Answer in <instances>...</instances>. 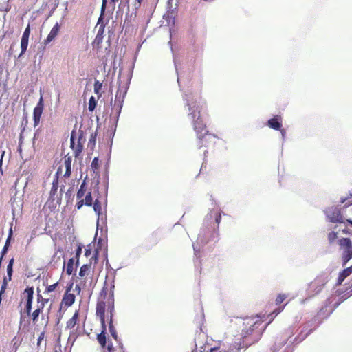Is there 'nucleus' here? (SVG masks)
Wrapping results in <instances>:
<instances>
[{
    "label": "nucleus",
    "instance_id": "1",
    "mask_svg": "<svg viewBox=\"0 0 352 352\" xmlns=\"http://www.w3.org/2000/svg\"><path fill=\"white\" fill-rule=\"evenodd\" d=\"M204 102L201 101H190L187 100L186 105L188 107V118L191 120L193 129L197 138L198 148L209 147L215 144L217 136L209 133L206 124L201 117V111L203 109Z\"/></svg>",
    "mask_w": 352,
    "mask_h": 352
},
{
    "label": "nucleus",
    "instance_id": "2",
    "mask_svg": "<svg viewBox=\"0 0 352 352\" xmlns=\"http://www.w3.org/2000/svg\"><path fill=\"white\" fill-rule=\"evenodd\" d=\"M114 285L111 283L109 285L104 282L102 289L100 293L98 301L96 304V315L105 316V311L109 314L110 316H113L114 312Z\"/></svg>",
    "mask_w": 352,
    "mask_h": 352
},
{
    "label": "nucleus",
    "instance_id": "3",
    "mask_svg": "<svg viewBox=\"0 0 352 352\" xmlns=\"http://www.w3.org/2000/svg\"><path fill=\"white\" fill-rule=\"evenodd\" d=\"M261 323L258 321L251 323L248 322V327L242 329L241 336L243 342H246V345H250L259 339L261 335V332L260 329H258Z\"/></svg>",
    "mask_w": 352,
    "mask_h": 352
},
{
    "label": "nucleus",
    "instance_id": "4",
    "mask_svg": "<svg viewBox=\"0 0 352 352\" xmlns=\"http://www.w3.org/2000/svg\"><path fill=\"white\" fill-rule=\"evenodd\" d=\"M342 265L345 266L352 258V241L349 238H342L338 240Z\"/></svg>",
    "mask_w": 352,
    "mask_h": 352
},
{
    "label": "nucleus",
    "instance_id": "5",
    "mask_svg": "<svg viewBox=\"0 0 352 352\" xmlns=\"http://www.w3.org/2000/svg\"><path fill=\"white\" fill-rule=\"evenodd\" d=\"M325 214L330 222L344 223L345 219L341 214L340 210L337 207H329L325 211Z\"/></svg>",
    "mask_w": 352,
    "mask_h": 352
},
{
    "label": "nucleus",
    "instance_id": "6",
    "mask_svg": "<svg viewBox=\"0 0 352 352\" xmlns=\"http://www.w3.org/2000/svg\"><path fill=\"white\" fill-rule=\"evenodd\" d=\"M33 296H34V288L33 287H28L25 289L23 293L22 294V299L21 300H25V306L24 308L25 313L27 315H30V312L32 311V306L33 302Z\"/></svg>",
    "mask_w": 352,
    "mask_h": 352
},
{
    "label": "nucleus",
    "instance_id": "7",
    "mask_svg": "<svg viewBox=\"0 0 352 352\" xmlns=\"http://www.w3.org/2000/svg\"><path fill=\"white\" fill-rule=\"evenodd\" d=\"M73 287V283L70 284L66 289V291L63 296L60 306L69 307H71L75 302L76 296L74 294L70 293V291Z\"/></svg>",
    "mask_w": 352,
    "mask_h": 352
},
{
    "label": "nucleus",
    "instance_id": "8",
    "mask_svg": "<svg viewBox=\"0 0 352 352\" xmlns=\"http://www.w3.org/2000/svg\"><path fill=\"white\" fill-rule=\"evenodd\" d=\"M44 109V104H43V97L41 96L40 100L37 103L36 106L34 109L33 111V120H34V126H37L41 120V118L43 111Z\"/></svg>",
    "mask_w": 352,
    "mask_h": 352
},
{
    "label": "nucleus",
    "instance_id": "9",
    "mask_svg": "<svg viewBox=\"0 0 352 352\" xmlns=\"http://www.w3.org/2000/svg\"><path fill=\"white\" fill-rule=\"evenodd\" d=\"M63 168L65 169V173L63 174V177L65 178H68L70 177L72 173V157H65L64 162L63 164H60L57 169L56 174H62Z\"/></svg>",
    "mask_w": 352,
    "mask_h": 352
},
{
    "label": "nucleus",
    "instance_id": "10",
    "mask_svg": "<svg viewBox=\"0 0 352 352\" xmlns=\"http://www.w3.org/2000/svg\"><path fill=\"white\" fill-rule=\"evenodd\" d=\"M127 92V87L125 85L121 86L120 84L118 85V88L116 94L115 103L114 105L117 106L120 110L122 107V102L124 101V98Z\"/></svg>",
    "mask_w": 352,
    "mask_h": 352
},
{
    "label": "nucleus",
    "instance_id": "11",
    "mask_svg": "<svg viewBox=\"0 0 352 352\" xmlns=\"http://www.w3.org/2000/svg\"><path fill=\"white\" fill-rule=\"evenodd\" d=\"M97 25H98V30L96 36L93 42V47L94 48L100 49L101 47V44L103 41L105 24L104 23V22H100V24L97 23Z\"/></svg>",
    "mask_w": 352,
    "mask_h": 352
},
{
    "label": "nucleus",
    "instance_id": "12",
    "mask_svg": "<svg viewBox=\"0 0 352 352\" xmlns=\"http://www.w3.org/2000/svg\"><path fill=\"white\" fill-rule=\"evenodd\" d=\"M94 274V269L91 267V262L89 264H84L81 266L79 272V276L81 278H84V282L86 281V278L92 279Z\"/></svg>",
    "mask_w": 352,
    "mask_h": 352
},
{
    "label": "nucleus",
    "instance_id": "13",
    "mask_svg": "<svg viewBox=\"0 0 352 352\" xmlns=\"http://www.w3.org/2000/svg\"><path fill=\"white\" fill-rule=\"evenodd\" d=\"M85 192H86V182H85V181H84L81 184L80 187L78 189L77 194H76V197L78 199V201L76 204V207L77 208L78 210H80L85 205V201L82 199V197H84Z\"/></svg>",
    "mask_w": 352,
    "mask_h": 352
},
{
    "label": "nucleus",
    "instance_id": "14",
    "mask_svg": "<svg viewBox=\"0 0 352 352\" xmlns=\"http://www.w3.org/2000/svg\"><path fill=\"white\" fill-rule=\"evenodd\" d=\"M267 126L274 130H280L282 126V118L280 116H275L267 121Z\"/></svg>",
    "mask_w": 352,
    "mask_h": 352
},
{
    "label": "nucleus",
    "instance_id": "15",
    "mask_svg": "<svg viewBox=\"0 0 352 352\" xmlns=\"http://www.w3.org/2000/svg\"><path fill=\"white\" fill-rule=\"evenodd\" d=\"M60 32V25L56 23L50 30V32L47 35V38L44 40V44L46 45L52 41Z\"/></svg>",
    "mask_w": 352,
    "mask_h": 352
},
{
    "label": "nucleus",
    "instance_id": "16",
    "mask_svg": "<svg viewBox=\"0 0 352 352\" xmlns=\"http://www.w3.org/2000/svg\"><path fill=\"white\" fill-rule=\"evenodd\" d=\"M352 274V265L344 269L341 272H340L338 279H337V285H341L344 279L348 277L349 275Z\"/></svg>",
    "mask_w": 352,
    "mask_h": 352
},
{
    "label": "nucleus",
    "instance_id": "17",
    "mask_svg": "<svg viewBox=\"0 0 352 352\" xmlns=\"http://www.w3.org/2000/svg\"><path fill=\"white\" fill-rule=\"evenodd\" d=\"M79 317V310H76L73 316L67 321L66 328L73 329L78 323V320Z\"/></svg>",
    "mask_w": 352,
    "mask_h": 352
},
{
    "label": "nucleus",
    "instance_id": "18",
    "mask_svg": "<svg viewBox=\"0 0 352 352\" xmlns=\"http://www.w3.org/2000/svg\"><path fill=\"white\" fill-rule=\"evenodd\" d=\"M42 311L43 309L38 307L32 313L30 312V315H28L34 324L38 322L39 315L42 313Z\"/></svg>",
    "mask_w": 352,
    "mask_h": 352
},
{
    "label": "nucleus",
    "instance_id": "19",
    "mask_svg": "<svg viewBox=\"0 0 352 352\" xmlns=\"http://www.w3.org/2000/svg\"><path fill=\"white\" fill-rule=\"evenodd\" d=\"M109 331H110V333H111V336L116 340H117L118 336L117 331H116V328H115V327L113 326V316H110L109 317Z\"/></svg>",
    "mask_w": 352,
    "mask_h": 352
},
{
    "label": "nucleus",
    "instance_id": "20",
    "mask_svg": "<svg viewBox=\"0 0 352 352\" xmlns=\"http://www.w3.org/2000/svg\"><path fill=\"white\" fill-rule=\"evenodd\" d=\"M97 340L101 347L104 349L107 346V336L106 333H100L97 335Z\"/></svg>",
    "mask_w": 352,
    "mask_h": 352
},
{
    "label": "nucleus",
    "instance_id": "21",
    "mask_svg": "<svg viewBox=\"0 0 352 352\" xmlns=\"http://www.w3.org/2000/svg\"><path fill=\"white\" fill-rule=\"evenodd\" d=\"M28 40H29L28 38H25V37H23V36L21 37V52L20 55L19 56V57L21 56H22L26 52L28 46Z\"/></svg>",
    "mask_w": 352,
    "mask_h": 352
},
{
    "label": "nucleus",
    "instance_id": "22",
    "mask_svg": "<svg viewBox=\"0 0 352 352\" xmlns=\"http://www.w3.org/2000/svg\"><path fill=\"white\" fill-rule=\"evenodd\" d=\"M14 261V258H12L10 260L9 263L7 266V278L8 279V280H12V272H13L12 267H13Z\"/></svg>",
    "mask_w": 352,
    "mask_h": 352
},
{
    "label": "nucleus",
    "instance_id": "23",
    "mask_svg": "<svg viewBox=\"0 0 352 352\" xmlns=\"http://www.w3.org/2000/svg\"><path fill=\"white\" fill-rule=\"evenodd\" d=\"M84 196H85V199H83L85 201V205L87 206H91L93 205V197L91 195V192L86 191Z\"/></svg>",
    "mask_w": 352,
    "mask_h": 352
},
{
    "label": "nucleus",
    "instance_id": "24",
    "mask_svg": "<svg viewBox=\"0 0 352 352\" xmlns=\"http://www.w3.org/2000/svg\"><path fill=\"white\" fill-rule=\"evenodd\" d=\"M93 208L95 212L100 216L102 213V204L101 202L98 199H96L94 202H93Z\"/></svg>",
    "mask_w": 352,
    "mask_h": 352
},
{
    "label": "nucleus",
    "instance_id": "25",
    "mask_svg": "<svg viewBox=\"0 0 352 352\" xmlns=\"http://www.w3.org/2000/svg\"><path fill=\"white\" fill-rule=\"evenodd\" d=\"M286 304L284 305L282 307H279L278 308H276L274 311H273L271 314H270L268 315V317H271L270 318V320L268 322V324H270V322H272V321L274 320V318L277 316L278 314H280V312H282L284 309V307H285Z\"/></svg>",
    "mask_w": 352,
    "mask_h": 352
},
{
    "label": "nucleus",
    "instance_id": "26",
    "mask_svg": "<svg viewBox=\"0 0 352 352\" xmlns=\"http://www.w3.org/2000/svg\"><path fill=\"white\" fill-rule=\"evenodd\" d=\"M94 92L98 95V97L100 98L102 96V92L100 91L102 87V83L98 80H96L94 82Z\"/></svg>",
    "mask_w": 352,
    "mask_h": 352
},
{
    "label": "nucleus",
    "instance_id": "27",
    "mask_svg": "<svg viewBox=\"0 0 352 352\" xmlns=\"http://www.w3.org/2000/svg\"><path fill=\"white\" fill-rule=\"evenodd\" d=\"M74 258H72L69 259V261L67 262V268H66V272L68 275H71L74 272Z\"/></svg>",
    "mask_w": 352,
    "mask_h": 352
},
{
    "label": "nucleus",
    "instance_id": "28",
    "mask_svg": "<svg viewBox=\"0 0 352 352\" xmlns=\"http://www.w3.org/2000/svg\"><path fill=\"white\" fill-rule=\"evenodd\" d=\"M107 5V0H102V6H101V13L98 20V24H100V22H103V16L104 14L105 9Z\"/></svg>",
    "mask_w": 352,
    "mask_h": 352
},
{
    "label": "nucleus",
    "instance_id": "29",
    "mask_svg": "<svg viewBox=\"0 0 352 352\" xmlns=\"http://www.w3.org/2000/svg\"><path fill=\"white\" fill-rule=\"evenodd\" d=\"M96 104H97L96 100L95 99L94 96H91L89 100V107H88L89 111H91V112L94 111V109H96Z\"/></svg>",
    "mask_w": 352,
    "mask_h": 352
},
{
    "label": "nucleus",
    "instance_id": "30",
    "mask_svg": "<svg viewBox=\"0 0 352 352\" xmlns=\"http://www.w3.org/2000/svg\"><path fill=\"white\" fill-rule=\"evenodd\" d=\"M12 229L10 230V233H9V236L6 241V243L4 245V247L1 251V254L4 255L5 254H6L7 251H8V246L10 245V238L12 236Z\"/></svg>",
    "mask_w": 352,
    "mask_h": 352
},
{
    "label": "nucleus",
    "instance_id": "31",
    "mask_svg": "<svg viewBox=\"0 0 352 352\" xmlns=\"http://www.w3.org/2000/svg\"><path fill=\"white\" fill-rule=\"evenodd\" d=\"M99 317L100 324H101V332L100 333H106L107 326L105 322V316L104 315H96Z\"/></svg>",
    "mask_w": 352,
    "mask_h": 352
},
{
    "label": "nucleus",
    "instance_id": "32",
    "mask_svg": "<svg viewBox=\"0 0 352 352\" xmlns=\"http://www.w3.org/2000/svg\"><path fill=\"white\" fill-rule=\"evenodd\" d=\"M338 238V232L331 231L327 234V239L329 243H333Z\"/></svg>",
    "mask_w": 352,
    "mask_h": 352
},
{
    "label": "nucleus",
    "instance_id": "33",
    "mask_svg": "<svg viewBox=\"0 0 352 352\" xmlns=\"http://www.w3.org/2000/svg\"><path fill=\"white\" fill-rule=\"evenodd\" d=\"M58 188V181L56 180V182H54L52 183V186L51 188L50 192L51 197H53L55 195V194L57 192Z\"/></svg>",
    "mask_w": 352,
    "mask_h": 352
},
{
    "label": "nucleus",
    "instance_id": "34",
    "mask_svg": "<svg viewBox=\"0 0 352 352\" xmlns=\"http://www.w3.org/2000/svg\"><path fill=\"white\" fill-rule=\"evenodd\" d=\"M287 297V296L285 294H279L276 298V305H280V303H282L285 299Z\"/></svg>",
    "mask_w": 352,
    "mask_h": 352
},
{
    "label": "nucleus",
    "instance_id": "35",
    "mask_svg": "<svg viewBox=\"0 0 352 352\" xmlns=\"http://www.w3.org/2000/svg\"><path fill=\"white\" fill-rule=\"evenodd\" d=\"M58 285V282L47 286L45 290V292L50 293V292H54L55 290V289L57 287Z\"/></svg>",
    "mask_w": 352,
    "mask_h": 352
},
{
    "label": "nucleus",
    "instance_id": "36",
    "mask_svg": "<svg viewBox=\"0 0 352 352\" xmlns=\"http://www.w3.org/2000/svg\"><path fill=\"white\" fill-rule=\"evenodd\" d=\"M92 169L94 170H98V168H99V162H98V157H94V159L93 160L92 162H91V165Z\"/></svg>",
    "mask_w": 352,
    "mask_h": 352
},
{
    "label": "nucleus",
    "instance_id": "37",
    "mask_svg": "<svg viewBox=\"0 0 352 352\" xmlns=\"http://www.w3.org/2000/svg\"><path fill=\"white\" fill-rule=\"evenodd\" d=\"M30 34V26L28 24V26L26 27L25 30H24L22 36L29 38Z\"/></svg>",
    "mask_w": 352,
    "mask_h": 352
},
{
    "label": "nucleus",
    "instance_id": "38",
    "mask_svg": "<svg viewBox=\"0 0 352 352\" xmlns=\"http://www.w3.org/2000/svg\"><path fill=\"white\" fill-rule=\"evenodd\" d=\"M82 252V247L78 245L76 251V257L77 258L76 264H78L79 256Z\"/></svg>",
    "mask_w": 352,
    "mask_h": 352
},
{
    "label": "nucleus",
    "instance_id": "39",
    "mask_svg": "<svg viewBox=\"0 0 352 352\" xmlns=\"http://www.w3.org/2000/svg\"><path fill=\"white\" fill-rule=\"evenodd\" d=\"M44 338H45V331H42L40 333V335L38 336V340H37V346H40L41 342L44 339Z\"/></svg>",
    "mask_w": 352,
    "mask_h": 352
},
{
    "label": "nucleus",
    "instance_id": "40",
    "mask_svg": "<svg viewBox=\"0 0 352 352\" xmlns=\"http://www.w3.org/2000/svg\"><path fill=\"white\" fill-rule=\"evenodd\" d=\"M48 299L47 298H41V300L40 301V303L41 305H38V307H40L41 309H43L44 308V306L45 305V304L48 302Z\"/></svg>",
    "mask_w": 352,
    "mask_h": 352
},
{
    "label": "nucleus",
    "instance_id": "41",
    "mask_svg": "<svg viewBox=\"0 0 352 352\" xmlns=\"http://www.w3.org/2000/svg\"><path fill=\"white\" fill-rule=\"evenodd\" d=\"M142 1L143 0H135L134 3V6L135 9H138L140 8Z\"/></svg>",
    "mask_w": 352,
    "mask_h": 352
},
{
    "label": "nucleus",
    "instance_id": "42",
    "mask_svg": "<svg viewBox=\"0 0 352 352\" xmlns=\"http://www.w3.org/2000/svg\"><path fill=\"white\" fill-rule=\"evenodd\" d=\"M80 140H81V138H80L78 140V148H77L78 153H80L82 150V145H81V144H80Z\"/></svg>",
    "mask_w": 352,
    "mask_h": 352
},
{
    "label": "nucleus",
    "instance_id": "43",
    "mask_svg": "<svg viewBox=\"0 0 352 352\" xmlns=\"http://www.w3.org/2000/svg\"><path fill=\"white\" fill-rule=\"evenodd\" d=\"M107 351H108V352H113L114 349H113V346L112 343L109 342V343L108 344V346H107Z\"/></svg>",
    "mask_w": 352,
    "mask_h": 352
},
{
    "label": "nucleus",
    "instance_id": "44",
    "mask_svg": "<svg viewBox=\"0 0 352 352\" xmlns=\"http://www.w3.org/2000/svg\"><path fill=\"white\" fill-rule=\"evenodd\" d=\"M349 212H352V207H350L349 208ZM345 221L349 223L350 225L352 226V217H349L348 219H346Z\"/></svg>",
    "mask_w": 352,
    "mask_h": 352
},
{
    "label": "nucleus",
    "instance_id": "45",
    "mask_svg": "<svg viewBox=\"0 0 352 352\" xmlns=\"http://www.w3.org/2000/svg\"><path fill=\"white\" fill-rule=\"evenodd\" d=\"M221 216L220 213H218L215 217V221L217 224H219L221 221Z\"/></svg>",
    "mask_w": 352,
    "mask_h": 352
},
{
    "label": "nucleus",
    "instance_id": "46",
    "mask_svg": "<svg viewBox=\"0 0 352 352\" xmlns=\"http://www.w3.org/2000/svg\"><path fill=\"white\" fill-rule=\"evenodd\" d=\"M91 254V249L90 248H86L85 250V255L86 256H89Z\"/></svg>",
    "mask_w": 352,
    "mask_h": 352
},
{
    "label": "nucleus",
    "instance_id": "47",
    "mask_svg": "<svg viewBox=\"0 0 352 352\" xmlns=\"http://www.w3.org/2000/svg\"><path fill=\"white\" fill-rule=\"evenodd\" d=\"M75 290L77 292L78 294H80L81 292L80 286L78 285H76L75 287Z\"/></svg>",
    "mask_w": 352,
    "mask_h": 352
},
{
    "label": "nucleus",
    "instance_id": "48",
    "mask_svg": "<svg viewBox=\"0 0 352 352\" xmlns=\"http://www.w3.org/2000/svg\"><path fill=\"white\" fill-rule=\"evenodd\" d=\"M111 3H113L114 5L116 3L118 2L120 0H110ZM126 3H129L130 0H124Z\"/></svg>",
    "mask_w": 352,
    "mask_h": 352
},
{
    "label": "nucleus",
    "instance_id": "49",
    "mask_svg": "<svg viewBox=\"0 0 352 352\" xmlns=\"http://www.w3.org/2000/svg\"><path fill=\"white\" fill-rule=\"evenodd\" d=\"M73 133H74V132H72V137H71V146H72V148H74V140Z\"/></svg>",
    "mask_w": 352,
    "mask_h": 352
},
{
    "label": "nucleus",
    "instance_id": "50",
    "mask_svg": "<svg viewBox=\"0 0 352 352\" xmlns=\"http://www.w3.org/2000/svg\"><path fill=\"white\" fill-rule=\"evenodd\" d=\"M96 134H95V135H93V134H92V135H91V138H90V140H89V141H90V142H95V140H96Z\"/></svg>",
    "mask_w": 352,
    "mask_h": 352
},
{
    "label": "nucleus",
    "instance_id": "51",
    "mask_svg": "<svg viewBox=\"0 0 352 352\" xmlns=\"http://www.w3.org/2000/svg\"><path fill=\"white\" fill-rule=\"evenodd\" d=\"M41 298H43V297L41 296V294H38V296H37V300H38V302H40V301H41Z\"/></svg>",
    "mask_w": 352,
    "mask_h": 352
},
{
    "label": "nucleus",
    "instance_id": "52",
    "mask_svg": "<svg viewBox=\"0 0 352 352\" xmlns=\"http://www.w3.org/2000/svg\"><path fill=\"white\" fill-rule=\"evenodd\" d=\"M279 131L281 132V133H282L283 136H284V135H285V130L280 128V130H279Z\"/></svg>",
    "mask_w": 352,
    "mask_h": 352
},
{
    "label": "nucleus",
    "instance_id": "53",
    "mask_svg": "<svg viewBox=\"0 0 352 352\" xmlns=\"http://www.w3.org/2000/svg\"><path fill=\"white\" fill-rule=\"evenodd\" d=\"M96 254H97V252L92 256V258H95L96 261L97 260Z\"/></svg>",
    "mask_w": 352,
    "mask_h": 352
},
{
    "label": "nucleus",
    "instance_id": "54",
    "mask_svg": "<svg viewBox=\"0 0 352 352\" xmlns=\"http://www.w3.org/2000/svg\"><path fill=\"white\" fill-rule=\"evenodd\" d=\"M342 232H343L344 233H347V232L346 231V230H342Z\"/></svg>",
    "mask_w": 352,
    "mask_h": 352
},
{
    "label": "nucleus",
    "instance_id": "55",
    "mask_svg": "<svg viewBox=\"0 0 352 352\" xmlns=\"http://www.w3.org/2000/svg\"><path fill=\"white\" fill-rule=\"evenodd\" d=\"M1 163H2V160H0V165L1 164Z\"/></svg>",
    "mask_w": 352,
    "mask_h": 352
}]
</instances>
